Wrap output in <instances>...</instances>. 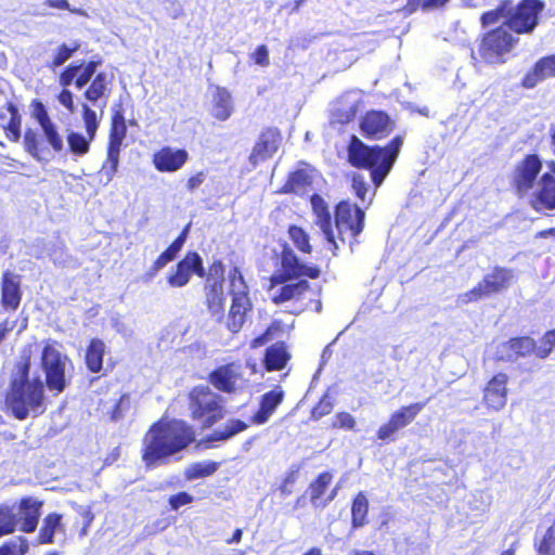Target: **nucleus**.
Here are the masks:
<instances>
[{"mask_svg":"<svg viewBox=\"0 0 555 555\" xmlns=\"http://www.w3.org/2000/svg\"><path fill=\"white\" fill-rule=\"evenodd\" d=\"M8 112L10 114L9 121L7 124H3V121L5 119V115L4 114H0V124L3 127V129L5 130L7 137L10 140L16 142V141L20 140V137H21V122H22V118H21V115L18 113V109L12 103H10L8 105Z\"/></svg>","mask_w":555,"mask_h":555,"instance_id":"41","label":"nucleus"},{"mask_svg":"<svg viewBox=\"0 0 555 555\" xmlns=\"http://www.w3.org/2000/svg\"><path fill=\"white\" fill-rule=\"evenodd\" d=\"M541 169L542 162L538 155H528L516 165L513 175V186L519 196H529L535 189Z\"/></svg>","mask_w":555,"mask_h":555,"instance_id":"13","label":"nucleus"},{"mask_svg":"<svg viewBox=\"0 0 555 555\" xmlns=\"http://www.w3.org/2000/svg\"><path fill=\"white\" fill-rule=\"evenodd\" d=\"M555 77V54L540 59L522 79L525 88H534L539 82Z\"/></svg>","mask_w":555,"mask_h":555,"instance_id":"28","label":"nucleus"},{"mask_svg":"<svg viewBox=\"0 0 555 555\" xmlns=\"http://www.w3.org/2000/svg\"><path fill=\"white\" fill-rule=\"evenodd\" d=\"M515 44V39L504 27L488 33L479 47L481 59L490 64L504 62V55L508 53Z\"/></svg>","mask_w":555,"mask_h":555,"instance_id":"11","label":"nucleus"},{"mask_svg":"<svg viewBox=\"0 0 555 555\" xmlns=\"http://www.w3.org/2000/svg\"><path fill=\"white\" fill-rule=\"evenodd\" d=\"M219 463L214 461H203L191 464L185 470V477L189 480L203 478L212 475L218 468Z\"/></svg>","mask_w":555,"mask_h":555,"instance_id":"43","label":"nucleus"},{"mask_svg":"<svg viewBox=\"0 0 555 555\" xmlns=\"http://www.w3.org/2000/svg\"><path fill=\"white\" fill-rule=\"evenodd\" d=\"M535 343L530 337L513 338L496 347L495 357L500 361L513 362L519 357H526L533 352Z\"/></svg>","mask_w":555,"mask_h":555,"instance_id":"23","label":"nucleus"},{"mask_svg":"<svg viewBox=\"0 0 555 555\" xmlns=\"http://www.w3.org/2000/svg\"><path fill=\"white\" fill-rule=\"evenodd\" d=\"M256 373V363L248 360L245 364L228 363L216 369L209 376L211 385L219 391L237 393L248 388L249 378Z\"/></svg>","mask_w":555,"mask_h":555,"instance_id":"6","label":"nucleus"},{"mask_svg":"<svg viewBox=\"0 0 555 555\" xmlns=\"http://www.w3.org/2000/svg\"><path fill=\"white\" fill-rule=\"evenodd\" d=\"M18 527V519L16 517L13 505L0 506V537L10 534Z\"/></svg>","mask_w":555,"mask_h":555,"instance_id":"42","label":"nucleus"},{"mask_svg":"<svg viewBox=\"0 0 555 555\" xmlns=\"http://www.w3.org/2000/svg\"><path fill=\"white\" fill-rule=\"evenodd\" d=\"M78 513L85 518V526L82 528L81 533L87 534L88 528L90 527L91 522L93 521L94 515L91 512V508L89 506H77Z\"/></svg>","mask_w":555,"mask_h":555,"instance_id":"60","label":"nucleus"},{"mask_svg":"<svg viewBox=\"0 0 555 555\" xmlns=\"http://www.w3.org/2000/svg\"><path fill=\"white\" fill-rule=\"evenodd\" d=\"M333 475L328 472L322 473L319 477L310 485V501L314 507H324L332 502L337 495L338 487H335L328 496L323 499L328 486L331 485Z\"/></svg>","mask_w":555,"mask_h":555,"instance_id":"30","label":"nucleus"},{"mask_svg":"<svg viewBox=\"0 0 555 555\" xmlns=\"http://www.w3.org/2000/svg\"><path fill=\"white\" fill-rule=\"evenodd\" d=\"M318 178L317 170L312 167H305L293 172L285 185L286 192L301 194L305 189L311 185Z\"/></svg>","mask_w":555,"mask_h":555,"instance_id":"34","label":"nucleus"},{"mask_svg":"<svg viewBox=\"0 0 555 555\" xmlns=\"http://www.w3.org/2000/svg\"><path fill=\"white\" fill-rule=\"evenodd\" d=\"M291 354L284 343H276L270 346L266 350L264 364L268 371L282 370L288 360Z\"/></svg>","mask_w":555,"mask_h":555,"instance_id":"36","label":"nucleus"},{"mask_svg":"<svg viewBox=\"0 0 555 555\" xmlns=\"http://www.w3.org/2000/svg\"><path fill=\"white\" fill-rule=\"evenodd\" d=\"M508 376L505 373L495 374L483 390V401L489 409L502 410L507 401Z\"/></svg>","mask_w":555,"mask_h":555,"instance_id":"21","label":"nucleus"},{"mask_svg":"<svg viewBox=\"0 0 555 555\" xmlns=\"http://www.w3.org/2000/svg\"><path fill=\"white\" fill-rule=\"evenodd\" d=\"M367 507L369 503L365 495L363 493H359L353 500L351 507L353 527H361L364 525Z\"/></svg>","mask_w":555,"mask_h":555,"instance_id":"44","label":"nucleus"},{"mask_svg":"<svg viewBox=\"0 0 555 555\" xmlns=\"http://www.w3.org/2000/svg\"><path fill=\"white\" fill-rule=\"evenodd\" d=\"M281 264L283 269L282 274L288 279H297L300 276L317 279L320 275V270L317 267H307L301 263L291 247L283 248Z\"/></svg>","mask_w":555,"mask_h":555,"instance_id":"25","label":"nucleus"},{"mask_svg":"<svg viewBox=\"0 0 555 555\" xmlns=\"http://www.w3.org/2000/svg\"><path fill=\"white\" fill-rule=\"evenodd\" d=\"M422 1L423 0H408L406 5L403 8L404 12L406 14L414 13L418 8L422 9Z\"/></svg>","mask_w":555,"mask_h":555,"instance_id":"64","label":"nucleus"},{"mask_svg":"<svg viewBox=\"0 0 555 555\" xmlns=\"http://www.w3.org/2000/svg\"><path fill=\"white\" fill-rule=\"evenodd\" d=\"M288 235L294 245L302 253H311V245L309 242V235L308 233L296 225H292L288 229Z\"/></svg>","mask_w":555,"mask_h":555,"instance_id":"46","label":"nucleus"},{"mask_svg":"<svg viewBox=\"0 0 555 555\" xmlns=\"http://www.w3.org/2000/svg\"><path fill=\"white\" fill-rule=\"evenodd\" d=\"M219 397L208 387H196L190 395V410L194 420L202 422L204 427L211 426L222 417Z\"/></svg>","mask_w":555,"mask_h":555,"instance_id":"7","label":"nucleus"},{"mask_svg":"<svg viewBox=\"0 0 555 555\" xmlns=\"http://www.w3.org/2000/svg\"><path fill=\"white\" fill-rule=\"evenodd\" d=\"M253 59L257 65L267 67L270 64L269 61V50L267 46L261 44L257 48V50L253 54Z\"/></svg>","mask_w":555,"mask_h":555,"instance_id":"55","label":"nucleus"},{"mask_svg":"<svg viewBox=\"0 0 555 555\" xmlns=\"http://www.w3.org/2000/svg\"><path fill=\"white\" fill-rule=\"evenodd\" d=\"M356 421L353 416L347 412H341L336 415V421L333 424L334 427L344 429H353Z\"/></svg>","mask_w":555,"mask_h":555,"instance_id":"54","label":"nucleus"},{"mask_svg":"<svg viewBox=\"0 0 555 555\" xmlns=\"http://www.w3.org/2000/svg\"><path fill=\"white\" fill-rule=\"evenodd\" d=\"M193 501L192 495L186 492H180L176 495H172L169 500V503L172 509H178L180 506L186 505Z\"/></svg>","mask_w":555,"mask_h":555,"instance_id":"57","label":"nucleus"},{"mask_svg":"<svg viewBox=\"0 0 555 555\" xmlns=\"http://www.w3.org/2000/svg\"><path fill=\"white\" fill-rule=\"evenodd\" d=\"M94 138L95 135L90 137V134L87 133L81 134L70 129L66 131V142L69 152L77 157H82L89 153L90 144Z\"/></svg>","mask_w":555,"mask_h":555,"instance_id":"40","label":"nucleus"},{"mask_svg":"<svg viewBox=\"0 0 555 555\" xmlns=\"http://www.w3.org/2000/svg\"><path fill=\"white\" fill-rule=\"evenodd\" d=\"M543 5L538 0H524L513 11L503 24L517 34H529L538 25L539 14Z\"/></svg>","mask_w":555,"mask_h":555,"instance_id":"12","label":"nucleus"},{"mask_svg":"<svg viewBox=\"0 0 555 555\" xmlns=\"http://www.w3.org/2000/svg\"><path fill=\"white\" fill-rule=\"evenodd\" d=\"M82 119L87 134L95 135L100 121L96 112L86 103L82 104Z\"/></svg>","mask_w":555,"mask_h":555,"instance_id":"49","label":"nucleus"},{"mask_svg":"<svg viewBox=\"0 0 555 555\" xmlns=\"http://www.w3.org/2000/svg\"><path fill=\"white\" fill-rule=\"evenodd\" d=\"M127 127L125 118L120 112H116L113 116L112 129L109 137L124 140L126 137Z\"/></svg>","mask_w":555,"mask_h":555,"instance_id":"50","label":"nucleus"},{"mask_svg":"<svg viewBox=\"0 0 555 555\" xmlns=\"http://www.w3.org/2000/svg\"><path fill=\"white\" fill-rule=\"evenodd\" d=\"M106 346L98 338L90 341L86 351V364L90 372L100 373L103 367V357L105 354Z\"/></svg>","mask_w":555,"mask_h":555,"instance_id":"39","label":"nucleus"},{"mask_svg":"<svg viewBox=\"0 0 555 555\" xmlns=\"http://www.w3.org/2000/svg\"><path fill=\"white\" fill-rule=\"evenodd\" d=\"M352 189L356 192L357 196L361 199H364L365 193H366V183L362 176L358 175L354 176L352 179Z\"/></svg>","mask_w":555,"mask_h":555,"instance_id":"58","label":"nucleus"},{"mask_svg":"<svg viewBox=\"0 0 555 555\" xmlns=\"http://www.w3.org/2000/svg\"><path fill=\"white\" fill-rule=\"evenodd\" d=\"M450 0H423L422 11L431 12L444 8Z\"/></svg>","mask_w":555,"mask_h":555,"instance_id":"61","label":"nucleus"},{"mask_svg":"<svg viewBox=\"0 0 555 555\" xmlns=\"http://www.w3.org/2000/svg\"><path fill=\"white\" fill-rule=\"evenodd\" d=\"M59 532H65V526L62 522V515L57 513L48 514L42 520L38 541L40 544L53 543V537Z\"/></svg>","mask_w":555,"mask_h":555,"instance_id":"35","label":"nucleus"},{"mask_svg":"<svg viewBox=\"0 0 555 555\" xmlns=\"http://www.w3.org/2000/svg\"><path fill=\"white\" fill-rule=\"evenodd\" d=\"M113 75L101 72L95 75L88 89L85 91L86 100L103 111L112 92Z\"/></svg>","mask_w":555,"mask_h":555,"instance_id":"22","label":"nucleus"},{"mask_svg":"<svg viewBox=\"0 0 555 555\" xmlns=\"http://www.w3.org/2000/svg\"><path fill=\"white\" fill-rule=\"evenodd\" d=\"M508 17V14H504V9H498L494 11H489L482 14L481 16V23L483 26H488L494 23H498L501 18H503V22L506 21Z\"/></svg>","mask_w":555,"mask_h":555,"instance_id":"53","label":"nucleus"},{"mask_svg":"<svg viewBox=\"0 0 555 555\" xmlns=\"http://www.w3.org/2000/svg\"><path fill=\"white\" fill-rule=\"evenodd\" d=\"M513 278V271L504 268H495L491 273L485 275L483 280L479 282L477 286L461 294L457 298V302L466 305L492 294L500 293L509 286Z\"/></svg>","mask_w":555,"mask_h":555,"instance_id":"9","label":"nucleus"},{"mask_svg":"<svg viewBox=\"0 0 555 555\" xmlns=\"http://www.w3.org/2000/svg\"><path fill=\"white\" fill-rule=\"evenodd\" d=\"M21 278L12 272H4L2 278L1 304L5 309L16 310L21 302Z\"/></svg>","mask_w":555,"mask_h":555,"instance_id":"29","label":"nucleus"},{"mask_svg":"<svg viewBox=\"0 0 555 555\" xmlns=\"http://www.w3.org/2000/svg\"><path fill=\"white\" fill-rule=\"evenodd\" d=\"M78 48H79L78 44H75L74 47H68L66 44H62L61 47H59V49L53 57L51 66L59 67V66L63 65L72 56V54L76 50H78Z\"/></svg>","mask_w":555,"mask_h":555,"instance_id":"51","label":"nucleus"},{"mask_svg":"<svg viewBox=\"0 0 555 555\" xmlns=\"http://www.w3.org/2000/svg\"><path fill=\"white\" fill-rule=\"evenodd\" d=\"M28 550V543L25 538H16L0 547V555H25Z\"/></svg>","mask_w":555,"mask_h":555,"instance_id":"48","label":"nucleus"},{"mask_svg":"<svg viewBox=\"0 0 555 555\" xmlns=\"http://www.w3.org/2000/svg\"><path fill=\"white\" fill-rule=\"evenodd\" d=\"M425 403L416 402L406 406H402L393 412L388 423L382 425L377 431V438L387 440L391 438L398 430L411 424L417 414L424 409Z\"/></svg>","mask_w":555,"mask_h":555,"instance_id":"17","label":"nucleus"},{"mask_svg":"<svg viewBox=\"0 0 555 555\" xmlns=\"http://www.w3.org/2000/svg\"><path fill=\"white\" fill-rule=\"evenodd\" d=\"M224 269L220 261L214 262L205 282V297L208 311L217 320L225 317L227 296L223 291Z\"/></svg>","mask_w":555,"mask_h":555,"instance_id":"8","label":"nucleus"},{"mask_svg":"<svg viewBox=\"0 0 555 555\" xmlns=\"http://www.w3.org/2000/svg\"><path fill=\"white\" fill-rule=\"evenodd\" d=\"M393 129V122L387 114L379 111L366 113L361 121L362 132L372 139H382L388 135Z\"/></svg>","mask_w":555,"mask_h":555,"instance_id":"24","label":"nucleus"},{"mask_svg":"<svg viewBox=\"0 0 555 555\" xmlns=\"http://www.w3.org/2000/svg\"><path fill=\"white\" fill-rule=\"evenodd\" d=\"M231 305L227 317V327L232 333L242 330L247 314L251 311L248 287L237 268L229 273Z\"/></svg>","mask_w":555,"mask_h":555,"instance_id":"4","label":"nucleus"},{"mask_svg":"<svg viewBox=\"0 0 555 555\" xmlns=\"http://www.w3.org/2000/svg\"><path fill=\"white\" fill-rule=\"evenodd\" d=\"M59 102L66 107L70 113L75 112V104L73 99V93L67 90L63 89L62 92L57 96Z\"/></svg>","mask_w":555,"mask_h":555,"instance_id":"59","label":"nucleus"},{"mask_svg":"<svg viewBox=\"0 0 555 555\" xmlns=\"http://www.w3.org/2000/svg\"><path fill=\"white\" fill-rule=\"evenodd\" d=\"M30 354L23 352L10 374L4 404L20 421L36 417L46 410L44 384L40 376H29Z\"/></svg>","mask_w":555,"mask_h":555,"instance_id":"1","label":"nucleus"},{"mask_svg":"<svg viewBox=\"0 0 555 555\" xmlns=\"http://www.w3.org/2000/svg\"><path fill=\"white\" fill-rule=\"evenodd\" d=\"M246 428V424L238 420H232L229 421L223 429L216 430L209 440L211 441H220V440H227L231 438L232 436L243 431Z\"/></svg>","mask_w":555,"mask_h":555,"instance_id":"45","label":"nucleus"},{"mask_svg":"<svg viewBox=\"0 0 555 555\" xmlns=\"http://www.w3.org/2000/svg\"><path fill=\"white\" fill-rule=\"evenodd\" d=\"M402 144L403 139L398 135L384 147H371L353 135L348 146V159L352 166L371 169L372 181L379 186L391 170Z\"/></svg>","mask_w":555,"mask_h":555,"instance_id":"3","label":"nucleus"},{"mask_svg":"<svg viewBox=\"0 0 555 555\" xmlns=\"http://www.w3.org/2000/svg\"><path fill=\"white\" fill-rule=\"evenodd\" d=\"M41 369L46 374V384L51 391L62 392L66 387V370L69 358L61 351L56 341H47L40 357Z\"/></svg>","mask_w":555,"mask_h":555,"instance_id":"5","label":"nucleus"},{"mask_svg":"<svg viewBox=\"0 0 555 555\" xmlns=\"http://www.w3.org/2000/svg\"><path fill=\"white\" fill-rule=\"evenodd\" d=\"M189 159L183 149L162 147L153 155V165L160 172H175L181 169Z\"/></svg>","mask_w":555,"mask_h":555,"instance_id":"20","label":"nucleus"},{"mask_svg":"<svg viewBox=\"0 0 555 555\" xmlns=\"http://www.w3.org/2000/svg\"><path fill=\"white\" fill-rule=\"evenodd\" d=\"M283 398L284 391L280 387H276L275 389L264 393L261 397L260 408L254 415L253 422L258 425L267 423L274 413L278 405L283 401Z\"/></svg>","mask_w":555,"mask_h":555,"instance_id":"32","label":"nucleus"},{"mask_svg":"<svg viewBox=\"0 0 555 555\" xmlns=\"http://www.w3.org/2000/svg\"><path fill=\"white\" fill-rule=\"evenodd\" d=\"M364 211L357 205L348 202H340L336 206L335 229L338 233L336 241L345 242L347 238H354L363 230Z\"/></svg>","mask_w":555,"mask_h":555,"instance_id":"10","label":"nucleus"},{"mask_svg":"<svg viewBox=\"0 0 555 555\" xmlns=\"http://www.w3.org/2000/svg\"><path fill=\"white\" fill-rule=\"evenodd\" d=\"M205 173L204 172H197L196 175L192 176L186 183V186L190 191H193L197 189L204 181H205Z\"/></svg>","mask_w":555,"mask_h":555,"instance_id":"62","label":"nucleus"},{"mask_svg":"<svg viewBox=\"0 0 555 555\" xmlns=\"http://www.w3.org/2000/svg\"><path fill=\"white\" fill-rule=\"evenodd\" d=\"M233 112L230 92L222 87H215L212 91V115L221 121L227 120Z\"/></svg>","mask_w":555,"mask_h":555,"instance_id":"33","label":"nucleus"},{"mask_svg":"<svg viewBox=\"0 0 555 555\" xmlns=\"http://www.w3.org/2000/svg\"><path fill=\"white\" fill-rule=\"evenodd\" d=\"M122 141L121 139L109 137L107 158L101 169V175L105 177L106 183L112 181L117 171Z\"/></svg>","mask_w":555,"mask_h":555,"instance_id":"37","label":"nucleus"},{"mask_svg":"<svg viewBox=\"0 0 555 555\" xmlns=\"http://www.w3.org/2000/svg\"><path fill=\"white\" fill-rule=\"evenodd\" d=\"M194 440V433L183 421L158 422L146 433L142 459L147 466L184 449Z\"/></svg>","mask_w":555,"mask_h":555,"instance_id":"2","label":"nucleus"},{"mask_svg":"<svg viewBox=\"0 0 555 555\" xmlns=\"http://www.w3.org/2000/svg\"><path fill=\"white\" fill-rule=\"evenodd\" d=\"M79 74V70L75 67V65L68 66L61 75L60 77V83L63 87L69 86L74 80L77 79V75Z\"/></svg>","mask_w":555,"mask_h":555,"instance_id":"56","label":"nucleus"},{"mask_svg":"<svg viewBox=\"0 0 555 555\" xmlns=\"http://www.w3.org/2000/svg\"><path fill=\"white\" fill-rule=\"evenodd\" d=\"M278 145L279 134L274 130L262 132L249 156L253 167L255 168L259 163L270 158L276 152Z\"/></svg>","mask_w":555,"mask_h":555,"instance_id":"26","label":"nucleus"},{"mask_svg":"<svg viewBox=\"0 0 555 555\" xmlns=\"http://www.w3.org/2000/svg\"><path fill=\"white\" fill-rule=\"evenodd\" d=\"M24 144L26 151L34 157H38V140L34 130L28 129L24 135Z\"/></svg>","mask_w":555,"mask_h":555,"instance_id":"52","label":"nucleus"},{"mask_svg":"<svg viewBox=\"0 0 555 555\" xmlns=\"http://www.w3.org/2000/svg\"><path fill=\"white\" fill-rule=\"evenodd\" d=\"M310 202L315 216L314 223L320 228L330 245V249L335 254V250L339 248V244L338 241H336V235L332 227L328 207L324 199L318 194L312 195Z\"/></svg>","mask_w":555,"mask_h":555,"instance_id":"19","label":"nucleus"},{"mask_svg":"<svg viewBox=\"0 0 555 555\" xmlns=\"http://www.w3.org/2000/svg\"><path fill=\"white\" fill-rule=\"evenodd\" d=\"M291 280L284 274H275L271 278L270 294L275 304L298 300L308 291L309 283L306 280L288 283Z\"/></svg>","mask_w":555,"mask_h":555,"instance_id":"15","label":"nucleus"},{"mask_svg":"<svg viewBox=\"0 0 555 555\" xmlns=\"http://www.w3.org/2000/svg\"><path fill=\"white\" fill-rule=\"evenodd\" d=\"M13 507L18 519V528L24 532H34L38 526V519L41 515L42 502L35 498H24Z\"/></svg>","mask_w":555,"mask_h":555,"instance_id":"18","label":"nucleus"},{"mask_svg":"<svg viewBox=\"0 0 555 555\" xmlns=\"http://www.w3.org/2000/svg\"><path fill=\"white\" fill-rule=\"evenodd\" d=\"M360 101L359 93L354 91L341 95L332 108V115L335 120L340 124H347L352 120L357 114Z\"/></svg>","mask_w":555,"mask_h":555,"instance_id":"27","label":"nucleus"},{"mask_svg":"<svg viewBox=\"0 0 555 555\" xmlns=\"http://www.w3.org/2000/svg\"><path fill=\"white\" fill-rule=\"evenodd\" d=\"M193 273L204 276L203 261L197 253H188L177 263L176 269L168 272L167 283L175 288L183 287L190 282Z\"/></svg>","mask_w":555,"mask_h":555,"instance_id":"16","label":"nucleus"},{"mask_svg":"<svg viewBox=\"0 0 555 555\" xmlns=\"http://www.w3.org/2000/svg\"><path fill=\"white\" fill-rule=\"evenodd\" d=\"M34 115L38 120L39 125L41 126V129L48 143L55 152H61L64 147L63 138L59 133L56 125L50 119L47 111L44 109L41 103L37 104V108Z\"/></svg>","mask_w":555,"mask_h":555,"instance_id":"31","label":"nucleus"},{"mask_svg":"<svg viewBox=\"0 0 555 555\" xmlns=\"http://www.w3.org/2000/svg\"><path fill=\"white\" fill-rule=\"evenodd\" d=\"M186 231L188 230L185 229L183 233L180 234V236H178L171 243V245L158 256V258L155 260V262L150 269L149 275L151 278L155 276L159 270H162L168 262L172 261L177 257L178 253L181 250L182 246L185 243Z\"/></svg>","mask_w":555,"mask_h":555,"instance_id":"38","label":"nucleus"},{"mask_svg":"<svg viewBox=\"0 0 555 555\" xmlns=\"http://www.w3.org/2000/svg\"><path fill=\"white\" fill-rule=\"evenodd\" d=\"M550 167L552 172L543 173L529 195L530 206L540 212L555 209V163H551Z\"/></svg>","mask_w":555,"mask_h":555,"instance_id":"14","label":"nucleus"},{"mask_svg":"<svg viewBox=\"0 0 555 555\" xmlns=\"http://www.w3.org/2000/svg\"><path fill=\"white\" fill-rule=\"evenodd\" d=\"M332 405L328 402H320V404L313 410L312 414L314 417H321L330 413Z\"/></svg>","mask_w":555,"mask_h":555,"instance_id":"63","label":"nucleus"},{"mask_svg":"<svg viewBox=\"0 0 555 555\" xmlns=\"http://www.w3.org/2000/svg\"><path fill=\"white\" fill-rule=\"evenodd\" d=\"M75 67L79 70L77 75V79L75 80V86L78 89H82L94 76L98 63L89 62L87 64L75 65Z\"/></svg>","mask_w":555,"mask_h":555,"instance_id":"47","label":"nucleus"}]
</instances>
